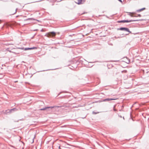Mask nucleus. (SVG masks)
Wrapping results in <instances>:
<instances>
[{
    "mask_svg": "<svg viewBox=\"0 0 149 149\" xmlns=\"http://www.w3.org/2000/svg\"><path fill=\"white\" fill-rule=\"evenodd\" d=\"M139 20H120L118 21V23H125V22H134L136 21H139Z\"/></svg>",
    "mask_w": 149,
    "mask_h": 149,
    "instance_id": "obj_1",
    "label": "nucleus"
},
{
    "mask_svg": "<svg viewBox=\"0 0 149 149\" xmlns=\"http://www.w3.org/2000/svg\"><path fill=\"white\" fill-rule=\"evenodd\" d=\"M56 33L54 32H52L48 33L46 35L48 37H53L55 36Z\"/></svg>",
    "mask_w": 149,
    "mask_h": 149,
    "instance_id": "obj_2",
    "label": "nucleus"
},
{
    "mask_svg": "<svg viewBox=\"0 0 149 149\" xmlns=\"http://www.w3.org/2000/svg\"><path fill=\"white\" fill-rule=\"evenodd\" d=\"M61 106H51V107H45L44 108L41 109H40V110H46L47 109L49 108H59V107H61Z\"/></svg>",
    "mask_w": 149,
    "mask_h": 149,
    "instance_id": "obj_3",
    "label": "nucleus"
},
{
    "mask_svg": "<svg viewBox=\"0 0 149 149\" xmlns=\"http://www.w3.org/2000/svg\"><path fill=\"white\" fill-rule=\"evenodd\" d=\"M117 30H121V31H127L130 33H132V32L130 31L129 29L128 28H127L121 27L120 28L117 29Z\"/></svg>",
    "mask_w": 149,
    "mask_h": 149,
    "instance_id": "obj_4",
    "label": "nucleus"
},
{
    "mask_svg": "<svg viewBox=\"0 0 149 149\" xmlns=\"http://www.w3.org/2000/svg\"><path fill=\"white\" fill-rule=\"evenodd\" d=\"M116 99L114 98H107L104 99L103 100V101H109L111 100H114Z\"/></svg>",
    "mask_w": 149,
    "mask_h": 149,
    "instance_id": "obj_5",
    "label": "nucleus"
},
{
    "mask_svg": "<svg viewBox=\"0 0 149 149\" xmlns=\"http://www.w3.org/2000/svg\"><path fill=\"white\" fill-rule=\"evenodd\" d=\"M37 48L36 47H33L31 48H26L24 49L25 50H31L32 49H36Z\"/></svg>",
    "mask_w": 149,
    "mask_h": 149,
    "instance_id": "obj_6",
    "label": "nucleus"
},
{
    "mask_svg": "<svg viewBox=\"0 0 149 149\" xmlns=\"http://www.w3.org/2000/svg\"><path fill=\"white\" fill-rule=\"evenodd\" d=\"M17 111V109H16L13 108V109H11L10 111V113H12L13 112V111Z\"/></svg>",
    "mask_w": 149,
    "mask_h": 149,
    "instance_id": "obj_7",
    "label": "nucleus"
},
{
    "mask_svg": "<svg viewBox=\"0 0 149 149\" xmlns=\"http://www.w3.org/2000/svg\"><path fill=\"white\" fill-rule=\"evenodd\" d=\"M82 1V0H78V4H80L82 3L81 2Z\"/></svg>",
    "mask_w": 149,
    "mask_h": 149,
    "instance_id": "obj_8",
    "label": "nucleus"
},
{
    "mask_svg": "<svg viewBox=\"0 0 149 149\" xmlns=\"http://www.w3.org/2000/svg\"><path fill=\"white\" fill-rule=\"evenodd\" d=\"M145 9V8H141L140 9H139V10H137V11L139 12H140V11Z\"/></svg>",
    "mask_w": 149,
    "mask_h": 149,
    "instance_id": "obj_9",
    "label": "nucleus"
},
{
    "mask_svg": "<svg viewBox=\"0 0 149 149\" xmlns=\"http://www.w3.org/2000/svg\"><path fill=\"white\" fill-rule=\"evenodd\" d=\"M126 58V59L127 60L126 61H125V62L126 63H129L130 62V60H129V59H127V58Z\"/></svg>",
    "mask_w": 149,
    "mask_h": 149,
    "instance_id": "obj_10",
    "label": "nucleus"
},
{
    "mask_svg": "<svg viewBox=\"0 0 149 149\" xmlns=\"http://www.w3.org/2000/svg\"><path fill=\"white\" fill-rule=\"evenodd\" d=\"M99 113V112H95L93 111L92 112V114H96Z\"/></svg>",
    "mask_w": 149,
    "mask_h": 149,
    "instance_id": "obj_11",
    "label": "nucleus"
},
{
    "mask_svg": "<svg viewBox=\"0 0 149 149\" xmlns=\"http://www.w3.org/2000/svg\"><path fill=\"white\" fill-rule=\"evenodd\" d=\"M130 16L131 17H137V16H136V15H130Z\"/></svg>",
    "mask_w": 149,
    "mask_h": 149,
    "instance_id": "obj_12",
    "label": "nucleus"
},
{
    "mask_svg": "<svg viewBox=\"0 0 149 149\" xmlns=\"http://www.w3.org/2000/svg\"><path fill=\"white\" fill-rule=\"evenodd\" d=\"M62 148H63V147H62L61 148L60 146H59L58 147V149H63Z\"/></svg>",
    "mask_w": 149,
    "mask_h": 149,
    "instance_id": "obj_13",
    "label": "nucleus"
},
{
    "mask_svg": "<svg viewBox=\"0 0 149 149\" xmlns=\"http://www.w3.org/2000/svg\"><path fill=\"white\" fill-rule=\"evenodd\" d=\"M33 19V18H28L26 20H30V19Z\"/></svg>",
    "mask_w": 149,
    "mask_h": 149,
    "instance_id": "obj_14",
    "label": "nucleus"
},
{
    "mask_svg": "<svg viewBox=\"0 0 149 149\" xmlns=\"http://www.w3.org/2000/svg\"><path fill=\"white\" fill-rule=\"evenodd\" d=\"M141 15L140 14H138L137 15V17H141Z\"/></svg>",
    "mask_w": 149,
    "mask_h": 149,
    "instance_id": "obj_15",
    "label": "nucleus"
},
{
    "mask_svg": "<svg viewBox=\"0 0 149 149\" xmlns=\"http://www.w3.org/2000/svg\"><path fill=\"white\" fill-rule=\"evenodd\" d=\"M33 19L34 20H36L37 21H38V22H40V21L39 20H38L35 19Z\"/></svg>",
    "mask_w": 149,
    "mask_h": 149,
    "instance_id": "obj_16",
    "label": "nucleus"
},
{
    "mask_svg": "<svg viewBox=\"0 0 149 149\" xmlns=\"http://www.w3.org/2000/svg\"><path fill=\"white\" fill-rule=\"evenodd\" d=\"M119 1L122 2V1L121 0H118Z\"/></svg>",
    "mask_w": 149,
    "mask_h": 149,
    "instance_id": "obj_17",
    "label": "nucleus"
},
{
    "mask_svg": "<svg viewBox=\"0 0 149 149\" xmlns=\"http://www.w3.org/2000/svg\"><path fill=\"white\" fill-rule=\"evenodd\" d=\"M19 120H18V121H17L16 122H18V121H19Z\"/></svg>",
    "mask_w": 149,
    "mask_h": 149,
    "instance_id": "obj_18",
    "label": "nucleus"
},
{
    "mask_svg": "<svg viewBox=\"0 0 149 149\" xmlns=\"http://www.w3.org/2000/svg\"><path fill=\"white\" fill-rule=\"evenodd\" d=\"M16 12V10L15 13Z\"/></svg>",
    "mask_w": 149,
    "mask_h": 149,
    "instance_id": "obj_19",
    "label": "nucleus"
}]
</instances>
